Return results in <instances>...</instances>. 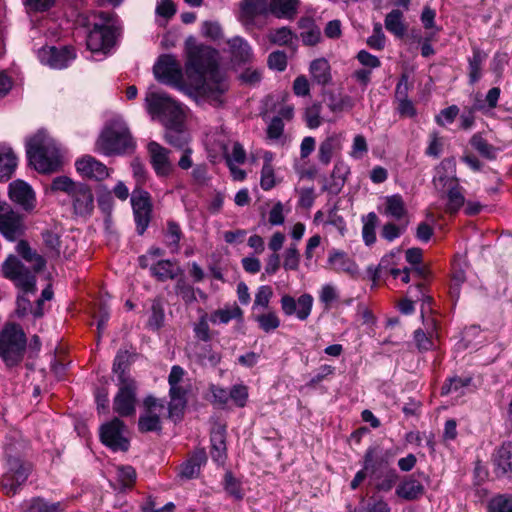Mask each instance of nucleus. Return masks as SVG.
<instances>
[{
    "label": "nucleus",
    "mask_w": 512,
    "mask_h": 512,
    "mask_svg": "<svg viewBox=\"0 0 512 512\" xmlns=\"http://www.w3.org/2000/svg\"><path fill=\"white\" fill-rule=\"evenodd\" d=\"M186 54L185 73L193 98L197 102L221 106L229 90V81L219 67L218 52L189 38L186 41Z\"/></svg>",
    "instance_id": "f257e3e1"
},
{
    "label": "nucleus",
    "mask_w": 512,
    "mask_h": 512,
    "mask_svg": "<svg viewBox=\"0 0 512 512\" xmlns=\"http://www.w3.org/2000/svg\"><path fill=\"white\" fill-rule=\"evenodd\" d=\"M16 251L30 264V267L25 266L15 255H9L1 264V274L4 278L13 282L22 292V295L17 299L18 304H29V300L25 298V295L35 294L37 291L36 274L44 268L45 260L42 256L33 251L24 240H20L17 243Z\"/></svg>",
    "instance_id": "f03ea898"
},
{
    "label": "nucleus",
    "mask_w": 512,
    "mask_h": 512,
    "mask_svg": "<svg viewBox=\"0 0 512 512\" xmlns=\"http://www.w3.org/2000/svg\"><path fill=\"white\" fill-rule=\"evenodd\" d=\"M26 153L30 165L39 173H54L63 165L60 147L45 130H39L27 140Z\"/></svg>",
    "instance_id": "7ed1b4c3"
},
{
    "label": "nucleus",
    "mask_w": 512,
    "mask_h": 512,
    "mask_svg": "<svg viewBox=\"0 0 512 512\" xmlns=\"http://www.w3.org/2000/svg\"><path fill=\"white\" fill-rule=\"evenodd\" d=\"M112 13L90 12L80 14L77 22L86 28L92 27L86 38L87 48L92 52H108L115 44L116 30L111 24Z\"/></svg>",
    "instance_id": "20e7f679"
},
{
    "label": "nucleus",
    "mask_w": 512,
    "mask_h": 512,
    "mask_svg": "<svg viewBox=\"0 0 512 512\" xmlns=\"http://www.w3.org/2000/svg\"><path fill=\"white\" fill-rule=\"evenodd\" d=\"M134 148V141L120 116L111 118L95 143V150L105 156L121 155Z\"/></svg>",
    "instance_id": "39448f33"
},
{
    "label": "nucleus",
    "mask_w": 512,
    "mask_h": 512,
    "mask_svg": "<svg viewBox=\"0 0 512 512\" xmlns=\"http://www.w3.org/2000/svg\"><path fill=\"white\" fill-rule=\"evenodd\" d=\"M27 337L22 327L6 323L0 331V358L9 368L19 365L25 356Z\"/></svg>",
    "instance_id": "423d86ee"
},
{
    "label": "nucleus",
    "mask_w": 512,
    "mask_h": 512,
    "mask_svg": "<svg viewBox=\"0 0 512 512\" xmlns=\"http://www.w3.org/2000/svg\"><path fill=\"white\" fill-rule=\"evenodd\" d=\"M455 160L452 158H446L441 161L437 167V176L434 177V185L438 188L440 185L442 188H447V212L454 214L460 210L465 203V197L463 194V188L459 185L458 179L454 176H448L445 173L455 170Z\"/></svg>",
    "instance_id": "0eeeda50"
},
{
    "label": "nucleus",
    "mask_w": 512,
    "mask_h": 512,
    "mask_svg": "<svg viewBox=\"0 0 512 512\" xmlns=\"http://www.w3.org/2000/svg\"><path fill=\"white\" fill-rule=\"evenodd\" d=\"M147 111L157 116L165 126L181 123L184 119L182 106L166 93L150 91L145 98Z\"/></svg>",
    "instance_id": "6e6552de"
},
{
    "label": "nucleus",
    "mask_w": 512,
    "mask_h": 512,
    "mask_svg": "<svg viewBox=\"0 0 512 512\" xmlns=\"http://www.w3.org/2000/svg\"><path fill=\"white\" fill-rule=\"evenodd\" d=\"M157 80L170 85L193 98L190 84L183 81V72L180 63L171 55H163L153 67Z\"/></svg>",
    "instance_id": "1a4fd4ad"
},
{
    "label": "nucleus",
    "mask_w": 512,
    "mask_h": 512,
    "mask_svg": "<svg viewBox=\"0 0 512 512\" xmlns=\"http://www.w3.org/2000/svg\"><path fill=\"white\" fill-rule=\"evenodd\" d=\"M7 451V470L2 476L1 487L7 495H14L18 488L27 480L30 465Z\"/></svg>",
    "instance_id": "9d476101"
},
{
    "label": "nucleus",
    "mask_w": 512,
    "mask_h": 512,
    "mask_svg": "<svg viewBox=\"0 0 512 512\" xmlns=\"http://www.w3.org/2000/svg\"><path fill=\"white\" fill-rule=\"evenodd\" d=\"M131 205L137 233L142 235L148 228L151 220L152 203L150 194L139 188L134 189L131 195Z\"/></svg>",
    "instance_id": "9b49d317"
},
{
    "label": "nucleus",
    "mask_w": 512,
    "mask_h": 512,
    "mask_svg": "<svg viewBox=\"0 0 512 512\" xmlns=\"http://www.w3.org/2000/svg\"><path fill=\"white\" fill-rule=\"evenodd\" d=\"M124 431V423L120 419L114 418L101 426L100 439L105 446L113 451H127L129 441L124 436Z\"/></svg>",
    "instance_id": "f8f14e48"
},
{
    "label": "nucleus",
    "mask_w": 512,
    "mask_h": 512,
    "mask_svg": "<svg viewBox=\"0 0 512 512\" xmlns=\"http://www.w3.org/2000/svg\"><path fill=\"white\" fill-rule=\"evenodd\" d=\"M118 392L113 400V410L122 417L135 414L136 383L135 381L117 382Z\"/></svg>",
    "instance_id": "ddd939ff"
},
{
    "label": "nucleus",
    "mask_w": 512,
    "mask_h": 512,
    "mask_svg": "<svg viewBox=\"0 0 512 512\" xmlns=\"http://www.w3.org/2000/svg\"><path fill=\"white\" fill-rule=\"evenodd\" d=\"M314 299L308 294L304 293L297 299L289 294H284L280 299L281 310L287 317L295 316L300 321H305L309 318Z\"/></svg>",
    "instance_id": "4468645a"
},
{
    "label": "nucleus",
    "mask_w": 512,
    "mask_h": 512,
    "mask_svg": "<svg viewBox=\"0 0 512 512\" xmlns=\"http://www.w3.org/2000/svg\"><path fill=\"white\" fill-rule=\"evenodd\" d=\"M145 411L140 415L138 427L141 432H153L161 429L160 416L165 410L162 400L148 396L144 400Z\"/></svg>",
    "instance_id": "2eb2a0df"
},
{
    "label": "nucleus",
    "mask_w": 512,
    "mask_h": 512,
    "mask_svg": "<svg viewBox=\"0 0 512 512\" xmlns=\"http://www.w3.org/2000/svg\"><path fill=\"white\" fill-rule=\"evenodd\" d=\"M22 216L7 205L0 206V234L8 241H16L24 233Z\"/></svg>",
    "instance_id": "dca6fc26"
},
{
    "label": "nucleus",
    "mask_w": 512,
    "mask_h": 512,
    "mask_svg": "<svg viewBox=\"0 0 512 512\" xmlns=\"http://www.w3.org/2000/svg\"><path fill=\"white\" fill-rule=\"evenodd\" d=\"M10 200L27 213L35 210L37 205L36 194L33 188L24 180L16 179L9 184Z\"/></svg>",
    "instance_id": "f3484780"
},
{
    "label": "nucleus",
    "mask_w": 512,
    "mask_h": 512,
    "mask_svg": "<svg viewBox=\"0 0 512 512\" xmlns=\"http://www.w3.org/2000/svg\"><path fill=\"white\" fill-rule=\"evenodd\" d=\"M394 454L379 446L369 447L364 455V469L374 476L382 471L392 468Z\"/></svg>",
    "instance_id": "a211bd4d"
},
{
    "label": "nucleus",
    "mask_w": 512,
    "mask_h": 512,
    "mask_svg": "<svg viewBox=\"0 0 512 512\" xmlns=\"http://www.w3.org/2000/svg\"><path fill=\"white\" fill-rule=\"evenodd\" d=\"M38 57L43 64L53 69H63L76 57L75 51L70 47H46L39 50Z\"/></svg>",
    "instance_id": "6ab92c4d"
},
{
    "label": "nucleus",
    "mask_w": 512,
    "mask_h": 512,
    "mask_svg": "<svg viewBox=\"0 0 512 512\" xmlns=\"http://www.w3.org/2000/svg\"><path fill=\"white\" fill-rule=\"evenodd\" d=\"M77 172L88 179L102 181L110 176L111 169L96 158L86 155L75 163Z\"/></svg>",
    "instance_id": "aec40b11"
},
{
    "label": "nucleus",
    "mask_w": 512,
    "mask_h": 512,
    "mask_svg": "<svg viewBox=\"0 0 512 512\" xmlns=\"http://www.w3.org/2000/svg\"><path fill=\"white\" fill-rule=\"evenodd\" d=\"M74 214L80 217L91 215L94 209V196L91 188L79 183L76 190L70 195Z\"/></svg>",
    "instance_id": "412c9836"
},
{
    "label": "nucleus",
    "mask_w": 512,
    "mask_h": 512,
    "mask_svg": "<svg viewBox=\"0 0 512 512\" xmlns=\"http://www.w3.org/2000/svg\"><path fill=\"white\" fill-rule=\"evenodd\" d=\"M147 149L155 173L161 177L168 176L172 171V165L169 160V150L155 141H151Z\"/></svg>",
    "instance_id": "4be33fe9"
},
{
    "label": "nucleus",
    "mask_w": 512,
    "mask_h": 512,
    "mask_svg": "<svg viewBox=\"0 0 512 512\" xmlns=\"http://www.w3.org/2000/svg\"><path fill=\"white\" fill-rule=\"evenodd\" d=\"M494 472L499 477L512 478V444L504 443L493 455Z\"/></svg>",
    "instance_id": "5701e85b"
},
{
    "label": "nucleus",
    "mask_w": 512,
    "mask_h": 512,
    "mask_svg": "<svg viewBox=\"0 0 512 512\" xmlns=\"http://www.w3.org/2000/svg\"><path fill=\"white\" fill-rule=\"evenodd\" d=\"M170 402L168 404L169 417L179 419L187 404V388L181 384L169 386Z\"/></svg>",
    "instance_id": "b1692460"
},
{
    "label": "nucleus",
    "mask_w": 512,
    "mask_h": 512,
    "mask_svg": "<svg viewBox=\"0 0 512 512\" xmlns=\"http://www.w3.org/2000/svg\"><path fill=\"white\" fill-rule=\"evenodd\" d=\"M328 264L337 273H346L350 276L358 274V266L353 259L339 250H332L328 257Z\"/></svg>",
    "instance_id": "393cba45"
},
{
    "label": "nucleus",
    "mask_w": 512,
    "mask_h": 512,
    "mask_svg": "<svg viewBox=\"0 0 512 512\" xmlns=\"http://www.w3.org/2000/svg\"><path fill=\"white\" fill-rule=\"evenodd\" d=\"M309 73L314 83L326 86L332 82L331 66L324 57L314 59L309 66Z\"/></svg>",
    "instance_id": "a878e982"
},
{
    "label": "nucleus",
    "mask_w": 512,
    "mask_h": 512,
    "mask_svg": "<svg viewBox=\"0 0 512 512\" xmlns=\"http://www.w3.org/2000/svg\"><path fill=\"white\" fill-rule=\"evenodd\" d=\"M423 484L414 475L405 478L396 488V495L404 500L412 501L424 494Z\"/></svg>",
    "instance_id": "bb28decb"
},
{
    "label": "nucleus",
    "mask_w": 512,
    "mask_h": 512,
    "mask_svg": "<svg viewBox=\"0 0 512 512\" xmlns=\"http://www.w3.org/2000/svg\"><path fill=\"white\" fill-rule=\"evenodd\" d=\"M488 55L486 52L478 47H473L472 55L467 59L468 61V80L470 85L477 83L483 75V64Z\"/></svg>",
    "instance_id": "cd10ccee"
},
{
    "label": "nucleus",
    "mask_w": 512,
    "mask_h": 512,
    "mask_svg": "<svg viewBox=\"0 0 512 512\" xmlns=\"http://www.w3.org/2000/svg\"><path fill=\"white\" fill-rule=\"evenodd\" d=\"M342 148L341 137L337 134H332L326 137L319 145L318 160L327 166L330 164L333 156L338 153Z\"/></svg>",
    "instance_id": "c85d7f7f"
},
{
    "label": "nucleus",
    "mask_w": 512,
    "mask_h": 512,
    "mask_svg": "<svg viewBox=\"0 0 512 512\" xmlns=\"http://www.w3.org/2000/svg\"><path fill=\"white\" fill-rule=\"evenodd\" d=\"M17 166V157L11 147L0 144V181H7Z\"/></svg>",
    "instance_id": "c756f323"
},
{
    "label": "nucleus",
    "mask_w": 512,
    "mask_h": 512,
    "mask_svg": "<svg viewBox=\"0 0 512 512\" xmlns=\"http://www.w3.org/2000/svg\"><path fill=\"white\" fill-rule=\"evenodd\" d=\"M63 510L61 502H49L41 497L25 500L21 504V512H62Z\"/></svg>",
    "instance_id": "7c9ffc66"
},
{
    "label": "nucleus",
    "mask_w": 512,
    "mask_h": 512,
    "mask_svg": "<svg viewBox=\"0 0 512 512\" xmlns=\"http://www.w3.org/2000/svg\"><path fill=\"white\" fill-rule=\"evenodd\" d=\"M384 25L386 30L397 38L401 39L406 34L407 25L404 20V14L399 9H393L386 15Z\"/></svg>",
    "instance_id": "2f4dec72"
},
{
    "label": "nucleus",
    "mask_w": 512,
    "mask_h": 512,
    "mask_svg": "<svg viewBox=\"0 0 512 512\" xmlns=\"http://www.w3.org/2000/svg\"><path fill=\"white\" fill-rule=\"evenodd\" d=\"M212 459L218 464H223L226 459L225 429L219 427L211 433V451Z\"/></svg>",
    "instance_id": "473e14b6"
},
{
    "label": "nucleus",
    "mask_w": 512,
    "mask_h": 512,
    "mask_svg": "<svg viewBox=\"0 0 512 512\" xmlns=\"http://www.w3.org/2000/svg\"><path fill=\"white\" fill-rule=\"evenodd\" d=\"M268 11H270L268 0H243L241 5V17L246 22L252 21L255 16Z\"/></svg>",
    "instance_id": "72a5a7b5"
},
{
    "label": "nucleus",
    "mask_w": 512,
    "mask_h": 512,
    "mask_svg": "<svg viewBox=\"0 0 512 512\" xmlns=\"http://www.w3.org/2000/svg\"><path fill=\"white\" fill-rule=\"evenodd\" d=\"M228 45L232 57L238 62L250 61L253 53L249 43L242 37L235 36L228 40Z\"/></svg>",
    "instance_id": "f704fd0d"
},
{
    "label": "nucleus",
    "mask_w": 512,
    "mask_h": 512,
    "mask_svg": "<svg viewBox=\"0 0 512 512\" xmlns=\"http://www.w3.org/2000/svg\"><path fill=\"white\" fill-rule=\"evenodd\" d=\"M165 140L178 149H184L188 143V133L184 130L183 122L165 126Z\"/></svg>",
    "instance_id": "c9c22d12"
},
{
    "label": "nucleus",
    "mask_w": 512,
    "mask_h": 512,
    "mask_svg": "<svg viewBox=\"0 0 512 512\" xmlns=\"http://www.w3.org/2000/svg\"><path fill=\"white\" fill-rule=\"evenodd\" d=\"M472 377H459L454 376L449 378L441 387V394H455L457 397L462 396L466 393V390L472 384Z\"/></svg>",
    "instance_id": "e433bc0d"
},
{
    "label": "nucleus",
    "mask_w": 512,
    "mask_h": 512,
    "mask_svg": "<svg viewBox=\"0 0 512 512\" xmlns=\"http://www.w3.org/2000/svg\"><path fill=\"white\" fill-rule=\"evenodd\" d=\"M242 317V309L237 304H233L232 306H225L213 311L209 316V320L213 324H227L233 319H242Z\"/></svg>",
    "instance_id": "4c0bfd02"
},
{
    "label": "nucleus",
    "mask_w": 512,
    "mask_h": 512,
    "mask_svg": "<svg viewBox=\"0 0 512 512\" xmlns=\"http://www.w3.org/2000/svg\"><path fill=\"white\" fill-rule=\"evenodd\" d=\"M206 462L203 451L195 453L189 460L182 464L179 476L184 479H193L199 475L200 468Z\"/></svg>",
    "instance_id": "58836bf2"
},
{
    "label": "nucleus",
    "mask_w": 512,
    "mask_h": 512,
    "mask_svg": "<svg viewBox=\"0 0 512 512\" xmlns=\"http://www.w3.org/2000/svg\"><path fill=\"white\" fill-rule=\"evenodd\" d=\"M298 0H271L270 12L278 18H293L297 13Z\"/></svg>",
    "instance_id": "ea45409f"
},
{
    "label": "nucleus",
    "mask_w": 512,
    "mask_h": 512,
    "mask_svg": "<svg viewBox=\"0 0 512 512\" xmlns=\"http://www.w3.org/2000/svg\"><path fill=\"white\" fill-rule=\"evenodd\" d=\"M151 274L160 281L173 279L177 276L178 268L170 260H159L150 265Z\"/></svg>",
    "instance_id": "a19ab883"
},
{
    "label": "nucleus",
    "mask_w": 512,
    "mask_h": 512,
    "mask_svg": "<svg viewBox=\"0 0 512 512\" xmlns=\"http://www.w3.org/2000/svg\"><path fill=\"white\" fill-rule=\"evenodd\" d=\"M407 213L404 200L401 195L394 194L385 198V214L396 220H400Z\"/></svg>",
    "instance_id": "79ce46f5"
},
{
    "label": "nucleus",
    "mask_w": 512,
    "mask_h": 512,
    "mask_svg": "<svg viewBox=\"0 0 512 512\" xmlns=\"http://www.w3.org/2000/svg\"><path fill=\"white\" fill-rule=\"evenodd\" d=\"M300 26L305 30L301 32L300 37L304 45L314 46L321 40V30L309 19L300 21Z\"/></svg>",
    "instance_id": "37998d69"
},
{
    "label": "nucleus",
    "mask_w": 512,
    "mask_h": 512,
    "mask_svg": "<svg viewBox=\"0 0 512 512\" xmlns=\"http://www.w3.org/2000/svg\"><path fill=\"white\" fill-rule=\"evenodd\" d=\"M372 478L376 481L375 488L378 491H390L398 480V474L394 468L378 473Z\"/></svg>",
    "instance_id": "c03bdc74"
},
{
    "label": "nucleus",
    "mask_w": 512,
    "mask_h": 512,
    "mask_svg": "<svg viewBox=\"0 0 512 512\" xmlns=\"http://www.w3.org/2000/svg\"><path fill=\"white\" fill-rule=\"evenodd\" d=\"M129 353L128 351H119L114 359L113 372L117 376V382L134 381L129 375L128 369Z\"/></svg>",
    "instance_id": "a18cd8bd"
},
{
    "label": "nucleus",
    "mask_w": 512,
    "mask_h": 512,
    "mask_svg": "<svg viewBox=\"0 0 512 512\" xmlns=\"http://www.w3.org/2000/svg\"><path fill=\"white\" fill-rule=\"evenodd\" d=\"M471 146L484 158L494 160L498 149L488 143L480 134H474L470 140Z\"/></svg>",
    "instance_id": "49530a36"
},
{
    "label": "nucleus",
    "mask_w": 512,
    "mask_h": 512,
    "mask_svg": "<svg viewBox=\"0 0 512 512\" xmlns=\"http://www.w3.org/2000/svg\"><path fill=\"white\" fill-rule=\"evenodd\" d=\"M254 320L258 323L259 328L265 333H270L280 326V319L274 311L254 315Z\"/></svg>",
    "instance_id": "de8ad7c7"
},
{
    "label": "nucleus",
    "mask_w": 512,
    "mask_h": 512,
    "mask_svg": "<svg viewBox=\"0 0 512 512\" xmlns=\"http://www.w3.org/2000/svg\"><path fill=\"white\" fill-rule=\"evenodd\" d=\"M378 217L374 212H370L363 220L362 236L366 245L370 246L376 241L375 228Z\"/></svg>",
    "instance_id": "09e8293b"
},
{
    "label": "nucleus",
    "mask_w": 512,
    "mask_h": 512,
    "mask_svg": "<svg viewBox=\"0 0 512 512\" xmlns=\"http://www.w3.org/2000/svg\"><path fill=\"white\" fill-rule=\"evenodd\" d=\"M267 37L271 43L283 46L292 43L295 35L288 27H281L277 29H271L268 32Z\"/></svg>",
    "instance_id": "8fccbe9b"
},
{
    "label": "nucleus",
    "mask_w": 512,
    "mask_h": 512,
    "mask_svg": "<svg viewBox=\"0 0 512 512\" xmlns=\"http://www.w3.org/2000/svg\"><path fill=\"white\" fill-rule=\"evenodd\" d=\"M300 264V253L296 243L286 248L283 254V267L287 271H296Z\"/></svg>",
    "instance_id": "3c124183"
},
{
    "label": "nucleus",
    "mask_w": 512,
    "mask_h": 512,
    "mask_svg": "<svg viewBox=\"0 0 512 512\" xmlns=\"http://www.w3.org/2000/svg\"><path fill=\"white\" fill-rule=\"evenodd\" d=\"M488 512H512V495L500 494L488 504Z\"/></svg>",
    "instance_id": "603ef678"
},
{
    "label": "nucleus",
    "mask_w": 512,
    "mask_h": 512,
    "mask_svg": "<svg viewBox=\"0 0 512 512\" xmlns=\"http://www.w3.org/2000/svg\"><path fill=\"white\" fill-rule=\"evenodd\" d=\"M197 351L195 352L197 359L203 364H210L216 366L220 360V354L212 351L210 345H196Z\"/></svg>",
    "instance_id": "864d4df0"
},
{
    "label": "nucleus",
    "mask_w": 512,
    "mask_h": 512,
    "mask_svg": "<svg viewBox=\"0 0 512 512\" xmlns=\"http://www.w3.org/2000/svg\"><path fill=\"white\" fill-rule=\"evenodd\" d=\"M209 318L207 314L199 317L198 321L194 324L193 331L195 337L203 342H209L212 339L210 327L208 324Z\"/></svg>",
    "instance_id": "5fc2aeb1"
},
{
    "label": "nucleus",
    "mask_w": 512,
    "mask_h": 512,
    "mask_svg": "<svg viewBox=\"0 0 512 512\" xmlns=\"http://www.w3.org/2000/svg\"><path fill=\"white\" fill-rule=\"evenodd\" d=\"M394 254L384 256L378 266H369L367 268V272L370 278L373 281V284L376 285L377 281L381 278L383 272H388L391 268V260L393 259Z\"/></svg>",
    "instance_id": "6e6d98bb"
},
{
    "label": "nucleus",
    "mask_w": 512,
    "mask_h": 512,
    "mask_svg": "<svg viewBox=\"0 0 512 512\" xmlns=\"http://www.w3.org/2000/svg\"><path fill=\"white\" fill-rule=\"evenodd\" d=\"M79 183L80 182H74L67 176H58L53 179L51 183V190L64 192L70 197L74 190H76Z\"/></svg>",
    "instance_id": "4d7b16f0"
},
{
    "label": "nucleus",
    "mask_w": 512,
    "mask_h": 512,
    "mask_svg": "<svg viewBox=\"0 0 512 512\" xmlns=\"http://www.w3.org/2000/svg\"><path fill=\"white\" fill-rule=\"evenodd\" d=\"M273 296V290L268 285L260 286L255 294L253 310L258 308L266 309L269 307L271 298Z\"/></svg>",
    "instance_id": "13d9d810"
},
{
    "label": "nucleus",
    "mask_w": 512,
    "mask_h": 512,
    "mask_svg": "<svg viewBox=\"0 0 512 512\" xmlns=\"http://www.w3.org/2000/svg\"><path fill=\"white\" fill-rule=\"evenodd\" d=\"M368 153V144L366 138L357 134L353 138V143L349 155L355 160H361Z\"/></svg>",
    "instance_id": "bf43d9fd"
},
{
    "label": "nucleus",
    "mask_w": 512,
    "mask_h": 512,
    "mask_svg": "<svg viewBox=\"0 0 512 512\" xmlns=\"http://www.w3.org/2000/svg\"><path fill=\"white\" fill-rule=\"evenodd\" d=\"M386 43V37L383 33L380 23H376L373 27V33L367 38V44L371 49L383 50Z\"/></svg>",
    "instance_id": "052dcab7"
},
{
    "label": "nucleus",
    "mask_w": 512,
    "mask_h": 512,
    "mask_svg": "<svg viewBox=\"0 0 512 512\" xmlns=\"http://www.w3.org/2000/svg\"><path fill=\"white\" fill-rule=\"evenodd\" d=\"M284 122L280 116H274L266 129L268 139L278 141L282 138L284 132Z\"/></svg>",
    "instance_id": "680f3d73"
},
{
    "label": "nucleus",
    "mask_w": 512,
    "mask_h": 512,
    "mask_svg": "<svg viewBox=\"0 0 512 512\" xmlns=\"http://www.w3.org/2000/svg\"><path fill=\"white\" fill-rule=\"evenodd\" d=\"M277 184L274 166H262L260 173V186L263 190L268 191Z\"/></svg>",
    "instance_id": "e2e57ef3"
},
{
    "label": "nucleus",
    "mask_w": 512,
    "mask_h": 512,
    "mask_svg": "<svg viewBox=\"0 0 512 512\" xmlns=\"http://www.w3.org/2000/svg\"><path fill=\"white\" fill-rule=\"evenodd\" d=\"M339 298L338 291L334 285L325 284L319 292V300L329 309L331 305Z\"/></svg>",
    "instance_id": "0e129e2a"
},
{
    "label": "nucleus",
    "mask_w": 512,
    "mask_h": 512,
    "mask_svg": "<svg viewBox=\"0 0 512 512\" xmlns=\"http://www.w3.org/2000/svg\"><path fill=\"white\" fill-rule=\"evenodd\" d=\"M229 399L238 407H244L248 399V388L243 384L234 385L229 391Z\"/></svg>",
    "instance_id": "69168bd1"
},
{
    "label": "nucleus",
    "mask_w": 512,
    "mask_h": 512,
    "mask_svg": "<svg viewBox=\"0 0 512 512\" xmlns=\"http://www.w3.org/2000/svg\"><path fill=\"white\" fill-rule=\"evenodd\" d=\"M329 108L332 112H341L344 110H350L354 106V102L350 96H331L329 102Z\"/></svg>",
    "instance_id": "338daca9"
},
{
    "label": "nucleus",
    "mask_w": 512,
    "mask_h": 512,
    "mask_svg": "<svg viewBox=\"0 0 512 512\" xmlns=\"http://www.w3.org/2000/svg\"><path fill=\"white\" fill-rule=\"evenodd\" d=\"M225 490L236 500H241L244 496L240 483L232 476L231 473L225 475Z\"/></svg>",
    "instance_id": "774afa93"
}]
</instances>
